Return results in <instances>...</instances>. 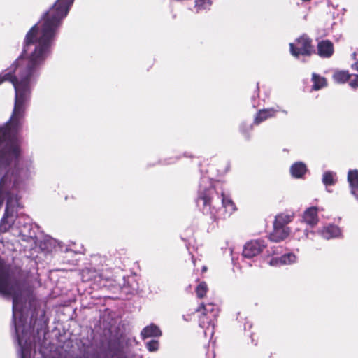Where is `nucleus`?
I'll use <instances>...</instances> for the list:
<instances>
[{"label": "nucleus", "instance_id": "dca6fc26", "mask_svg": "<svg viewBox=\"0 0 358 358\" xmlns=\"http://www.w3.org/2000/svg\"><path fill=\"white\" fill-rule=\"evenodd\" d=\"M141 335L143 339L150 337H159L162 335V331L157 326L151 324L143 329Z\"/></svg>", "mask_w": 358, "mask_h": 358}, {"label": "nucleus", "instance_id": "7c9ffc66", "mask_svg": "<svg viewBox=\"0 0 358 358\" xmlns=\"http://www.w3.org/2000/svg\"><path fill=\"white\" fill-rule=\"evenodd\" d=\"M206 270H207L206 266H203V267H202V271H203V272H205Z\"/></svg>", "mask_w": 358, "mask_h": 358}, {"label": "nucleus", "instance_id": "a878e982", "mask_svg": "<svg viewBox=\"0 0 358 358\" xmlns=\"http://www.w3.org/2000/svg\"><path fill=\"white\" fill-rule=\"evenodd\" d=\"M146 347L150 352L157 351L159 348V342L156 340H151L146 343Z\"/></svg>", "mask_w": 358, "mask_h": 358}, {"label": "nucleus", "instance_id": "c756f323", "mask_svg": "<svg viewBox=\"0 0 358 358\" xmlns=\"http://www.w3.org/2000/svg\"><path fill=\"white\" fill-rule=\"evenodd\" d=\"M243 124H242L241 126V130L242 132L245 133V131L243 129Z\"/></svg>", "mask_w": 358, "mask_h": 358}, {"label": "nucleus", "instance_id": "473e14b6", "mask_svg": "<svg viewBox=\"0 0 358 358\" xmlns=\"http://www.w3.org/2000/svg\"><path fill=\"white\" fill-rule=\"evenodd\" d=\"M251 129H252V126L249 125V130H250Z\"/></svg>", "mask_w": 358, "mask_h": 358}, {"label": "nucleus", "instance_id": "6e6552de", "mask_svg": "<svg viewBox=\"0 0 358 358\" xmlns=\"http://www.w3.org/2000/svg\"><path fill=\"white\" fill-rule=\"evenodd\" d=\"M265 247L266 243L262 239L248 241L243 247L242 255L243 257L250 259L260 254Z\"/></svg>", "mask_w": 358, "mask_h": 358}, {"label": "nucleus", "instance_id": "f03ea898", "mask_svg": "<svg viewBox=\"0 0 358 358\" xmlns=\"http://www.w3.org/2000/svg\"><path fill=\"white\" fill-rule=\"evenodd\" d=\"M0 294L13 298V321L20 358H31L33 349L32 327L27 324L26 300L20 282L10 268L0 259Z\"/></svg>", "mask_w": 358, "mask_h": 358}, {"label": "nucleus", "instance_id": "9b49d317", "mask_svg": "<svg viewBox=\"0 0 358 358\" xmlns=\"http://www.w3.org/2000/svg\"><path fill=\"white\" fill-rule=\"evenodd\" d=\"M318 221L317 208L316 207H310L304 211L301 223V225L306 223L310 227H314Z\"/></svg>", "mask_w": 358, "mask_h": 358}, {"label": "nucleus", "instance_id": "9d476101", "mask_svg": "<svg viewBox=\"0 0 358 358\" xmlns=\"http://www.w3.org/2000/svg\"><path fill=\"white\" fill-rule=\"evenodd\" d=\"M291 233L288 227H280L273 224V230L269 235V239L273 242H280L287 238Z\"/></svg>", "mask_w": 358, "mask_h": 358}, {"label": "nucleus", "instance_id": "2f4dec72", "mask_svg": "<svg viewBox=\"0 0 358 358\" xmlns=\"http://www.w3.org/2000/svg\"><path fill=\"white\" fill-rule=\"evenodd\" d=\"M192 262H193L194 265L196 266V262H195V259H194V257H192Z\"/></svg>", "mask_w": 358, "mask_h": 358}, {"label": "nucleus", "instance_id": "c85d7f7f", "mask_svg": "<svg viewBox=\"0 0 358 358\" xmlns=\"http://www.w3.org/2000/svg\"><path fill=\"white\" fill-rule=\"evenodd\" d=\"M350 86L352 88H358V75H355L350 81Z\"/></svg>", "mask_w": 358, "mask_h": 358}, {"label": "nucleus", "instance_id": "0eeeda50", "mask_svg": "<svg viewBox=\"0 0 358 358\" xmlns=\"http://www.w3.org/2000/svg\"><path fill=\"white\" fill-rule=\"evenodd\" d=\"M290 52L292 55L298 57L301 55H310L313 52L311 41L307 36L299 38L294 43H290Z\"/></svg>", "mask_w": 358, "mask_h": 358}, {"label": "nucleus", "instance_id": "393cba45", "mask_svg": "<svg viewBox=\"0 0 358 358\" xmlns=\"http://www.w3.org/2000/svg\"><path fill=\"white\" fill-rule=\"evenodd\" d=\"M208 286L205 282H200L196 288V294L198 298H203L208 292Z\"/></svg>", "mask_w": 358, "mask_h": 358}, {"label": "nucleus", "instance_id": "b1692460", "mask_svg": "<svg viewBox=\"0 0 358 358\" xmlns=\"http://www.w3.org/2000/svg\"><path fill=\"white\" fill-rule=\"evenodd\" d=\"M308 229L303 228V225H301V229L296 228L295 229L293 233V237L298 241L303 240L308 237Z\"/></svg>", "mask_w": 358, "mask_h": 358}, {"label": "nucleus", "instance_id": "6ab92c4d", "mask_svg": "<svg viewBox=\"0 0 358 358\" xmlns=\"http://www.w3.org/2000/svg\"><path fill=\"white\" fill-rule=\"evenodd\" d=\"M312 82L313 83V89L314 90H319L327 85L325 78L315 73H313L312 75Z\"/></svg>", "mask_w": 358, "mask_h": 358}, {"label": "nucleus", "instance_id": "f257e3e1", "mask_svg": "<svg viewBox=\"0 0 358 358\" xmlns=\"http://www.w3.org/2000/svg\"><path fill=\"white\" fill-rule=\"evenodd\" d=\"M38 80V70H16L13 79L15 103L9 120L0 126V176L21 152V131L31 91Z\"/></svg>", "mask_w": 358, "mask_h": 358}, {"label": "nucleus", "instance_id": "412c9836", "mask_svg": "<svg viewBox=\"0 0 358 358\" xmlns=\"http://www.w3.org/2000/svg\"><path fill=\"white\" fill-rule=\"evenodd\" d=\"M333 78L337 83H344L350 78L348 71H338L334 73Z\"/></svg>", "mask_w": 358, "mask_h": 358}, {"label": "nucleus", "instance_id": "7ed1b4c3", "mask_svg": "<svg viewBox=\"0 0 358 358\" xmlns=\"http://www.w3.org/2000/svg\"><path fill=\"white\" fill-rule=\"evenodd\" d=\"M218 185L217 182L212 181L210 178L201 177L196 204L204 214L210 215L214 219H225L236 210V206L228 195L222 192L219 194Z\"/></svg>", "mask_w": 358, "mask_h": 358}, {"label": "nucleus", "instance_id": "cd10ccee", "mask_svg": "<svg viewBox=\"0 0 358 358\" xmlns=\"http://www.w3.org/2000/svg\"><path fill=\"white\" fill-rule=\"evenodd\" d=\"M352 57L355 62L352 64L351 67L353 70L358 71V52H353Z\"/></svg>", "mask_w": 358, "mask_h": 358}, {"label": "nucleus", "instance_id": "bb28decb", "mask_svg": "<svg viewBox=\"0 0 358 358\" xmlns=\"http://www.w3.org/2000/svg\"><path fill=\"white\" fill-rule=\"evenodd\" d=\"M268 264L271 266H282L281 260L280 257H272L268 261Z\"/></svg>", "mask_w": 358, "mask_h": 358}, {"label": "nucleus", "instance_id": "4be33fe9", "mask_svg": "<svg viewBox=\"0 0 358 358\" xmlns=\"http://www.w3.org/2000/svg\"><path fill=\"white\" fill-rule=\"evenodd\" d=\"M336 173L333 171H325L322 176V182L326 185H333L336 182Z\"/></svg>", "mask_w": 358, "mask_h": 358}, {"label": "nucleus", "instance_id": "4468645a", "mask_svg": "<svg viewBox=\"0 0 358 358\" xmlns=\"http://www.w3.org/2000/svg\"><path fill=\"white\" fill-rule=\"evenodd\" d=\"M317 53L321 57H330L334 53L333 43L329 40H324L317 44Z\"/></svg>", "mask_w": 358, "mask_h": 358}, {"label": "nucleus", "instance_id": "1a4fd4ad", "mask_svg": "<svg viewBox=\"0 0 358 358\" xmlns=\"http://www.w3.org/2000/svg\"><path fill=\"white\" fill-rule=\"evenodd\" d=\"M278 112H282L287 115V111L282 109L279 106L259 110L254 118V124H259L268 119L275 117Z\"/></svg>", "mask_w": 358, "mask_h": 358}, {"label": "nucleus", "instance_id": "39448f33", "mask_svg": "<svg viewBox=\"0 0 358 358\" xmlns=\"http://www.w3.org/2000/svg\"><path fill=\"white\" fill-rule=\"evenodd\" d=\"M201 313L199 326L203 329L206 336L214 334L215 320L219 313L218 306L213 303H201L196 310Z\"/></svg>", "mask_w": 358, "mask_h": 358}, {"label": "nucleus", "instance_id": "72a5a7b5", "mask_svg": "<svg viewBox=\"0 0 358 358\" xmlns=\"http://www.w3.org/2000/svg\"><path fill=\"white\" fill-rule=\"evenodd\" d=\"M138 358H141V357H138Z\"/></svg>", "mask_w": 358, "mask_h": 358}, {"label": "nucleus", "instance_id": "ddd939ff", "mask_svg": "<svg viewBox=\"0 0 358 358\" xmlns=\"http://www.w3.org/2000/svg\"><path fill=\"white\" fill-rule=\"evenodd\" d=\"M44 246L41 245V247L43 250H46L48 252H51L52 250H57V248L64 252H67L69 250L67 247L64 246L61 242H59L58 241L47 236L44 239L43 243Z\"/></svg>", "mask_w": 358, "mask_h": 358}, {"label": "nucleus", "instance_id": "5701e85b", "mask_svg": "<svg viewBox=\"0 0 358 358\" xmlns=\"http://www.w3.org/2000/svg\"><path fill=\"white\" fill-rule=\"evenodd\" d=\"M280 257L282 265L292 264L297 260V257L292 252L285 254Z\"/></svg>", "mask_w": 358, "mask_h": 358}, {"label": "nucleus", "instance_id": "2eb2a0df", "mask_svg": "<svg viewBox=\"0 0 358 358\" xmlns=\"http://www.w3.org/2000/svg\"><path fill=\"white\" fill-rule=\"evenodd\" d=\"M348 181L351 187V193L358 199V170H350L348 174Z\"/></svg>", "mask_w": 358, "mask_h": 358}, {"label": "nucleus", "instance_id": "a211bd4d", "mask_svg": "<svg viewBox=\"0 0 358 358\" xmlns=\"http://www.w3.org/2000/svg\"><path fill=\"white\" fill-rule=\"evenodd\" d=\"M306 171L307 169L306 164L301 162L294 163L290 167V173L292 176L296 178H301Z\"/></svg>", "mask_w": 358, "mask_h": 358}, {"label": "nucleus", "instance_id": "f3484780", "mask_svg": "<svg viewBox=\"0 0 358 358\" xmlns=\"http://www.w3.org/2000/svg\"><path fill=\"white\" fill-rule=\"evenodd\" d=\"M294 217V213H282L275 216L273 224L277 226L287 227L286 225L290 223Z\"/></svg>", "mask_w": 358, "mask_h": 358}, {"label": "nucleus", "instance_id": "f8f14e48", "mask_svg": "<svg viewBox=\"0 0 358 358\" xmlns=\"http://www.w3.org/2000/svg\"><path fill=\"white\" fill-rule=\"evenodd\" d=\"M319 234L325 239L339 238L341 236V230L334 224H328L318 231Z\"/></svg>", "mask_w": 358, "mask_h": 358}, {"label": "nucleus", "instance_id": "20e7f679", "mask_svg": "<svg viewBox=\"0 0 358 358\" xmlns=\"http://www.w3.org/2000/svg\"><path fill=\"white\" fill-rule=\"evenodd\" d=\"M31 61L34 62V27L26 34L22 55L6 70L0 73V85L4 81H10L13 85V79L16 75V69L22 62Z\"/></svg>", "mask_w": 358, "mask_h": 358}, {"label": "nucleus", "instance_id": "423d86ee", "mask_svg": "<svg viewBox=\"0 0 358 358\" xmlns=\"http://www.w3.org/2000/svg\"><path fill=\"white\" fill-rule=\"evenodd\" d=\"M80 275L83 282L93 281L100 287H110L115 281L110 270L85 268L81 271Z\"/></svg>", "mask_w": 358, "mask_h": 358}, {"label": "nucleus", "instance_id": "aec40b11", "mask_svg": "<svg viewBox=\"0 0 358 358\" xmlns=\"http://www.w3.org/2000/svg\"><path fill=\"white\" fill-rule=\"evenodd\" d=\"M211 5V0H195L194 8L196 13H199L209 10Z\"/></svg>", "mask_w": 358, "mask_h": 358}]
</instances>
